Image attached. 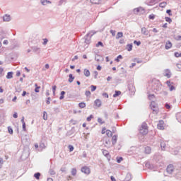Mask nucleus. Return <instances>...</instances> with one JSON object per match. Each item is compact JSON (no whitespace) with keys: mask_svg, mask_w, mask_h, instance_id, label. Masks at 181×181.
Returning <instances> with one entry per match:
<instances>
[{"mask_svg":"<svg viewBox=\"0 0 181 181\" xmlns=\"http://www.w3.org/2000/svg\"><path fill=\"white\" fill-rule=\"evenodd\" d=\"M151 90L153 93H159V91L162 90V83L156 79L151 81Z\"/></svg>","mask_w":181,"mask_h":181,"instance_id":"1","label":"nucleus"},{"mask_svg":"<svg viewBox=\"0 0 181 181\" xmlns=\"http://www.w3.org/2000/svg\"><path fill=\"white\" fill-rule=\"evenodd\" d=\"M93 35H95V32L91 31V32L88 33V34H86V35L84 37L85 43H86V45H90V40H91V37H93Z\"/></svg>","mask_w":181,"mask_h":181,"instance_id":"2","label":"nucleus"},{"mask_svg":"<svg viewBox=\"0 0 181 181\" xmlns=\"http://www.w3.org/2000/svg\"><path fill=\"white\" fill-rule=\"evenodd\" d=\"M166 170L170 175H172V173L175 175V170H176V169L173 168V165L170 164L169 165H168Z\"/></svg>","mask_w":181,"mask_h":181,"instance_id":"3","label":"nucleus"},{"mask_svg":"<svg viewBox=\"0 0 181 181\" xmlns=\"http://www.w3.org/2000/svg\"><path fill=\"white\" fill-rule=\"evenodd\" d=\"M174 175H175L176 177L178 179H181V167L174 170Z\"/></svg>","mask_w":181,"mask_h":181,"instance_id":"4","label":"nucleus"},{"mask_svg":"<svg viewBox=\"0 0 181 181\" xmlns=\"http://www.w3.org/2000/svg\"><path fill=\"white\" fill-rule=\"evenodd\" d=\"M81 172L83 173H85V175H90L91 173V170H90V168L87 166H84L81 168Z\"/></svg>","mask_w":181,"mask_h":181,"instance_id":"5","label":"nucleus"},{"mask_svg":"<svg viewBox=\"0 0 181 181\" xmlns=\"http://www.w3.org/2000/svg\"><path fill=\"white\" fill-rule=\"evenodd\" d=\"M31 49L33 53H40V47L39 46H33L31 47Z\"/></svg>","mask_w":181,"mask_h":181,"instance_id":"6","label":"nucleus"},{"mask_svg":"<svg viewBox=\"0 0 181 181\" xmlns=\"http://www.w3.org/2000/svg\"><path fill=\"white\" fill-rule=\"evenodd\" d=\"M168 147V141H160V148L162 151H166V148Z\"/></svg>","mask_w":181,"mask_h":181,"instance_id":"7","label":"nucleus"},{"mask_svg":"<svg viewBox=\"0 0 181 181\" xmlns=\"http://www.w3.org/2000/svg\"><path fill=\"white\" fill-rule=\"evenodd\" d=\"M128 90L132 93V94H135V86L132 84H129L128 85Z\"/></svg>","mask_w":181,"mask_h":181,"instance_id":"8","label":"nucleus"},{"mask_svg":"<svg viewBox=\"0 0 181 181\" xmlns=\"http://www.w3.org/2000/svg\"><path fill=\"white\" fill-rule=\"evenodd\" d=\"M158 2V0H147L146 1V5H148L150 6H152V5H155Z\"/></svg>","mask_w":181,"mask_h":181,"instance_id":"9","label":"nucleus"},{"mask_svg":"<svg viewBox=\"0 0 181 181\" xmlns=\"http://www.w3.org/2000/svg\"><path fill=\"white\" fill-rule=\"evenodd\" d=\"M164 122L163 120H160L158 124H157L158 129H165V127H163Z\"/></svg>","mask_w":181,"mask_h":181,"instance_id":"10","label":"nucleus"},{"mask_svg":"<svg viewBox=\"0 0 181 181\" xmlns=\"http://www.w3.org/2000/svg\"><path fill=\"white\" fill-rule=\"evenodd\" d=\"M4 22H11V16L6 14L3 16Z\"/></svg>","mask_w":181,"mask_h":181,"instance_id":"11","label":"nucleus"},{"mask_svg":"<svg viewBox=\"0 0 181 181\" xmlns=\"http://www.w3.org/2000/svg\"><path fill=\"white\" fill-rule=\"evenodd\" d=\"M141 34L144 35L145 36H148V35H149V31H148V29H146V28L143 27L141 28Z\"/></svg>","mask_w":181,"mask_h":181,"instance_id":"12","label":"nucleus"},{"mask_svg":"<svg viewBox=\"0 0 181 181\" xmlns=\"http://www.w3.org/2000/svg\"><path fill=\"white\" fill-rule=\"evenodd\" d=\"M94 104L95 105V107H97L98 108H100V107H101V100L100 99H96L94 102Z\"/></svg>","mask_w":181,"mask_h":181,"instance_id":"13","label":"nucleus"},{"mask_svg":"<svg viewBox=\"0 0 181 181\" xmlns=\"http://www.w3.org/2000/svg\"><path fill=\"white\" fill-rule=\"evenodd\" d=\"M117 140H118V136L114 135L112 139V145H115L117 144Z\"/></svg>","mask_w":181,"mask_h":181,"instance_id":"14","label":"nucleus"},{"mask_svg":"<svg viewBox=\"0 0 181 181\" xmlns=\"http://www.w3.org/2000/svg\"><path fill=\"white\" fill-rule=\"evenodd\" d=\"M170 76H172V74L170 73V71L169 69H165V76L168 77V78H170Z\"/></svg>","mask_w":181,"mask_h":181,"instance_id":"15","label":"nucleus"},{"mask_svg":"<svg viewBox=\"0 0 181 181\" xmlns=\"http://www.w3.org/2000/svg\"><path fill=\"white\" fill-rule=\"evenodd\" d=\"M95 60L98 62H103V57L100 54H96L95 57Z\"/></svg>","mask_w":181,"mask_h":181,"instance_id":"16","label":"nucleus"},{"mask_svg":"<svg viewBox=\"0 0 181 181\" xmlns=\"http://www.w3.org/2000/svg\"><path fill=\"white\" fill-rule=\"evenodd\" d=\"M83 74L86 77H90V70L85 69L83 70Z\"/></svg>","mask_w":181,"mask_h":181,"instance_id":"17","label":"nucleus"},{"mask_svg":"<svg viewBox=\"0 0 181 181\" xmlns=\"http://www.w3.org/2000/svg\"><path fill=\"white\" fill-rule=\"evenodd\" d=\"M172 47V42L170 41H168L165 44L166 50H169Z\"/></svg>","mask_w":181,"mask_h":181,"instance_id":"18","label":"nucleus"},{"mask_svg":"<svg viewBox=\"0 0 181 181\" xmlns=\"http://www.w3.org/2000/svg\"><path fill=\"white\" fill-rule=\"evenodd\" d=\"M132 180V175L131 173H127L125 177L126 181H130Z\"/></svg>","mask_w":181,"mask_h":181,"instance_id":"19","label":"nucleus"},{"mask_svg":"<svg viewBox=\"0 0 181 181\" xmlns=\"http://www.w3.org/2000/svg\"><path fill=\"white\" fill-rule=\"evenodd\" d=\"M6 78H8V80L13 78V72H8L6 75Z\"/></svg>","mask_w":181,"mask_h":181,"instance_id":"20","label":"nucleus"},{"mask_svg":"<svg viewBox=\"0 0 181 181\" xmlns=\"http://www.w3.org/2000/svg\"><path fill=\"white\" fill-rule=\"evenodd\" d=\"M40 2L43 6L47 5V4H52V1L49 0H40Z\"/></svg>","mask_w":181,"mask_h":181,"instance_id":"21","label":"nucleus"},{"mask_svg":"<svg viewBox=\"0 0 181 181\" xmlns=\"http://www.w3.org/2000/svg\"><path fill=\"white\" fill-rule=\"evenodd\" d=\"M140 134L146 135V134H148V129H140Z\"/></svg>","mask_w":181,"mask_h":181,"instance_id":"22","label":"nucleus"},{"mask_svg":"<svg viewBox=\"0 0 181 181\" xmlns=\"http://www.w3.org/2000/svg\"><path fill=\"white\" fill-rule=\"evenodd\" d=\"M46 144L45 143L41 142L40 144L39 148L41 149V151H43V149H46Z\"/></svg>","mask_w":181,"mask_h":181,"instance_id":"23","label":"nucleus"},{"mask_svg":"<svg viewBox=\"0 0 181 181\" xmlns=\"http://www.w3.org/2000/svg\"><path fill=\"white\" fill-rule=\"evenodd\" d=\"M151 151H152V148H151L150 146H147L145 148V153L149 154L151 153Z\"/></svg>","mask_w":181,"mask_h":181,"instance_id":"24","label":"nucleus"},{"mask_svg":"<svg viewBox=\"0 0 181 181\" xmlns=\"http://www.w3.org/2000/svg\"><path fill=\"white\" fill-rule=\"evenodd\" d=\"M119 95H121V91L115 90V94L113 95L114 98L118 97Z\"/></svg>","mask_w":181,"mask_h":181,"instance_id":"25","label":"nucleus"},{"mask_svg":"<svg viewBox=\"0 0 181 181\" xmlns=\"http://www.w3.org/2000/svg\"><path fill=\"white\" fill-rule=\"evenodd\" d=\"M69 83H73L74 81V76H73V74H69V78L68 80Z\"/></svg>","mask_w":181,"mask_h":181,"instance_id":"26","label":"nucleus"},{"mask_svg":"<svg viewBox=\"0 0 181 181\" xmlns=\"http://www.w3.org/2000/svg\"><path fill=\"white\" fill-rule=\"evenodd\" d=\"M132 44H128L127 45V47H126V49H127V50L128 51V52H131L132 50Z\"/></svg>","mask_w":181,"mask_h":181,"instance_id":"27","label":"nucleus"},{"mask_svg":"<svg viewBox=\"0 0 181 181\" xmlns=\"http://www.w3.org/2000/svg\"><path fill=\"white\" fill-rule=\"evenodd\" d=\"M122 36H124V33H122V32H119L117 34L116 39H119L122 37Z\"/></svg>","mask_w":181,"mask_h":181,"instance_id":"28","label":"nucleus"},{"mask_svg":"<svg viewBox=\"0 0 181 181\" xmlns=\"http://www.w3.org/2000/svg\"><path fill=\"white\" fill-rule=\"evenodd\" d=\"M71 173L72 176H76L77 175V169L72 168Z\"/></svg>","mask_w":181,"mask_h":181,"instance_id":"29","label":"nucleus"},{"mask_svg":"<svg viewBox=\"0 0 181 181\" xmlns=\"http://www.w3.org/2000/svg\"><path fill=\"white\" fill-rule=\"evenodd\" d=\"M140 129H148V125L146 123H143L140 127Z\"/></svg>","mask_w":181,"mask_h":181,"instance_id":"30","label":"nucleus"},{"mask_svg":"<svg viewBox=\"0 0 181 181\" xmlns=\"http://www.w3.org/2000/svg\"><path fill=\"white\" fill-rule=\"evenodd\" d=\"M103 154L104 155V156H108V155H110V152H108V151L107 150H102Z\"/></svg>","mask_w":181,"mask_h":181,"instance_id":"31","label":"nucleus"},{"mask_svg":"<svg viewBox=\"0 0 181 181\" xmlns=\"http://www.w3.org/2000/svg\"><path fill=\"white\" fill-rule=\"evenodd\" d=\"M146 168H148V169H152V168H153V166L152 165H151V163L147 162V163H146Z\"/></svg>","mask_w":181,"mask_h":181,"instance_id":"32","label":"nucleus"},{"mask_svg":"<svg viewBox=\"0 0 181 181\" xmlns=\"http://www.w3.org/2000/svg\"><path fill=\"white\" fill-rule=\"evenodd\" d=\"M106 135L109 137L112 136V132L110 130H106Z\"/></svg>","mask_w":181,"mask_h":181,"instance_id":"33","label":"nucleus"},{"mask_svg":"<svg viewBox=\"0 0 181 181\" xmlns=\"http://www.w3.org/2000/svg\"><path fill=\"white\" fill-rule=\"evenodd\" d=\"M151 108L153 110V111H155V108H156V105H155V102L151 103Z\"/></svg>","mask_w":181,"mask_h":181,"instance_id":"34","label":"nucleus"},{"mask_svg":"<svg viewBox=\"0 0 181 181\" xmlns=\"http://www.w3.org/2000/svg\"><path fill=\"white\" fill-rule=\"evenodd\" d=\"M42 118L45 121H47V112L46 111L43 112Z\"/></svg>","mask_w":181,"mask_h":181,"instance_id":"35","label":"nucleus"},{"mask_svg":"<svg viewBox=\"0 0 181 181\" xmlns=\"http://www.w3.org/2000/svg\"><path fill=\"white\" fill-rule=\"evenodd\" d=\"M34 177H35V179L39 180L40 179V173H36L34 174Z\"/></svg>","mask_w":181,"mask_h":181,"instance_id":"36","label":"nucleus"},{"mask_svg":"<svg viewBox=\"0 0 181 181\" xmlns=\"http://www.w3.org/2000/svg\"><path fill=\"white\" fill-rule=\"evenodd\" d=\"M91 4H98L101 2V0H90Z\"/></svg>","mask_w":181,"mask_h":181,"instance_id":"37","label":"nucleus"},{"mask_svg":"<svg viewBox=\"0 0 181 181\" xmlns=\"http://www.w3.org/2000/svg\"><path fill=\"white\" fill-rule=\"evenodd\" d=\"M166 5H168V3L164 1V2L160 3L159 6L160 8H165V6H166Z\"/></svg>","mask_w":181,"mask_h":181,"instance_id":"38","label":"nucleus"},{"mask_svg":"<svg viewBox=\"0 0 181 181\" xmlns=\"http://www.w3.org/2000/svg\"><path fill=\"white\" fill-rule=\"evenodd\" d=\"M49 175H56V172L54 171V170H53V169H52V168L49 169Z\"/></svg>","mask_w":181,"mask_h":181,"instance_id":"39","label":"nucleus"},{"mask_svg":"<svg viewBox=\"0 0 181 181\" xmlns=\"http://www.w3.org/2000/svg\"><path fill=\"white\" fill-rule=\"evenodd\" d=\"M64 94H66L65 91H62L61 92V95L59 97V100H63V98H64Z\"/></svg>","mask_w":181,"mask_h":181,"instance_id":"40","label":"nucleus"},{"mask_svg":"<svg viewBox=\"0 0 181 181\" xmlns=\"http://www.w3.org/2000/svg\"><path fill=\"white\" fill-rule=\"evenodd\" d=\"M101 46L102 47H104V44H103V42L99 41L97 44H96V47H98Z\"/></svg>","mask_w":181,"mask_h":181,"instance_id":"41","label":"nucleus"},{"mask_svg":"<svg viewBox=\"0 0 181 181\" xmlns=\"http://www.w3.org/2000/svg\"><path fill=\"white\" fill-rule=\"evenodd\" d=\"M78 106L80 107V108H86V103H80L78 104Z\"/></svg>","mask_w":181,"mask_h":181,"instance_id":"42","label":"nucleus"},{"mask_svg":"<svg viewBox=\"0 0 181 181\" xmlns=\"http://www.w3.org/2000/svg\"><path fill=\"white\" fill-rule=\"evenodd\" d=\"M90 90H91V91L92 92H94V91H95V90H97V86H94V85H91L90 86Z\"/></svg>","mask_w":181,"mask_h":181,"instance_id":"43","label":"nucleus"},{"mask_svg":"<svg viewBox=\"0 0 181 181\" xmlns=\"http://www.w3.org/2000/svg\"><path fill=\"white\" fill-rule=\"evenodd\" d=\"M141 9H142V8H136L134 9V13H138L139 12H140Z\"/></svg>","mask_w":181,"mask_h":181,"instance_id":"44","label":"nucleus"},{"mask_svg":"<svg viewBox=\"0 0 181 181\" xmlns=\"http://www.w3.org/2000/svg\"><path fill=\"white\" fill-rule=\"evenodd\" d=\"M166 22H168V23H172V18L170 17H165Z\"/></svg>","mask_w":181,"mask_h":181,"instance_id":"45","label":"nucleus"},{"mask_svg":"<svg viewBox=\"0 0 181 181\" xmlns=\"http://www.w3.org/2000/svg\"><path fill=\"white\" fill-rule=\"evenodd\" d=\"M69 149V152H73V151H74V146L69 145L68 146Z\"/></svg>","mask_w":181,"mask_h":181,"instance_id":"46","label":"nucleus"},{"mask_svg":"<svg viewBox=\"0 0 181 181\" xmlns=\"http://www.w3.org/2000/svg\"><path fill=\"white\" fill-rule=\"evenodd\" d=\"M98 122H99V124H100V125H103V124L105 123V122L103 121V119H101V118H98Z\"/></svg>","mask_w":181,"mask_h":181,"instance_id":"47","label":"nucleus"},{"mask_svg":"<svg viewBox=\"0 0 181 181\" xmlns=\"http://www.w3.org/2000/svg\"><path fill=\"white\" fill-rule=\"evenodd\" d=\"M85 95L86 97H90V95H91V92H90V90H86L85 93Z\"/></svg>","mask_w":181,"mask_h":181,"instance_id":"48","label":"nucleus"},{"mask_svg":"<svg viewBox=\"0 0 181 181\" xmlns=\"http://www.w3.org/2000/svg\"><path fill=\"white\" fill-rule=\"evenodd\" d=\"M8 131L11 134V135H12V134H13V129H12V128L11 127H8Z\"/></svg>","mask_w":181,"mask_h":181,"instance_id":"49","label":"nucleus"},{"mask_svg":"<svg viewBox=\"0 0 181 181\" xmlns=\"http://www.w3.org/2000/svg\"><path fill=\"white\" fill-rule=\"evenodd\" d=\"M119 59H122V55H118L117 57L115 60V62H119Z\"/></svg>","mask_w":181,"mask_h":181,"instance_id":"50","label":"nucleus"},{"mask_svg":"<svg viewBox=\"0 0 181 181\" xmlns=\"http://www.w3.org/2000/svg\"><path fill=\"white\" fill-rule=\"evenodd\" d=\"M134 44L136 45V46H141V41L134 40Z\"/></svg>","mask_w":181,"mask_h":181,"instance_id":"51","label":"nucleus"},{"mask_svg":"<svg viewBox=\"0 0 181 181\" xmlns=\"http://www.w3.org/2000/svg\"><path fill=\"white\" fill-rule=\"evenodd\" d=\"M122 160H123L122 157H119L117 158V163H121V162H122Z\"/></svg>","mask_w":181,"mask_h":181,"instance_id":"52","label":"nucleus"},{"mask_svg":"<svg viewBox=\"0 0 181 181\" xmlns=\"http://www.w3.org/2000/svg\"><path fill=\"white\" fill-rule=\"evenodd\" d=\"M43 40H44V42H43L42 45H47V42H49V40H47V38H45V39H43Z\"/></svg>","mask_w":181,"mask_h":181,"instance_id":"53","label":"nucleus"},{"mask_svg":"<svg viewBox=\"0 0 181 181\" xmlns=\"http://www.w3.org/2000/svg\"><path fill=\"white\" fill-rule=\"evenodd\" d=\"M149 19H151L152 21H153V19H155V15L154 14H151L148 16Z\"/></svg>","mask_w":181,"mask_h":181,"instance_id":"54","label":"nucleus"},{"mask_svg":"<svg viewBox=\"0 0 181 181\" xmlns=\"http://www.w3.org/2000/svg\"><path fill=\"white\" fill-rule=\"evenodd\" d=\"M165 107L167 110H170V105L169 103H165Z\"/></svg>","mask_w":181,"mask_h":181,"instance_id":"55","label":"nucleus"},{"mask_svg":"<svg viewBox=\"0 0 181 181\" xmlns=\"http://www.w3.org/2000/svg\"><path fill=\"white\" fill-rule=\"evenodd\" d=\"M175 57H181V53L175 52Z\"/></svg>","mask_w":181,"mask_h":181,"instance_id":"56","label":"nucleus"},{"mask_svg":"<svg viewBox=\"0 0 181 181\" xmlns=\"http://www.w3.org/2000/svg\"><path fill=\"white\" fill-rule=\"evenodd\" d=\"M93 118V115H90L89 117H87V121L88 122H90V121H91V119Z\"/></svg>","mask_w":181,"mask_h":181,"instance_id":"57","label":"nucleus"},{"mask_svg":"<svg viewBox=\"0 0 181 181\" xmlns=\"http://www.w3.org/2000/svg\"><path fill=\"white\" fill-rule=\"evenodd\" d=\"M50 100H51L50 97H48L47 98L46 104H47V105H49V104H50Z\"/></svg>","mask_w":181,"mask_h":181,"instance_id":"58","label":"nucleus"},{"mask_svg":"<svg viewBox=\"0 0 181 181\" xmlns=\"http://www.w3.org/2000/svg\"><path fill=\"white\" fill-rule=\"evenodd\" d=\"M166 13H168L169 16H172V10H167Z\"/></svg>","mask_w":181,"mask_h":181,"instance_id":"59","label":"nucleus"},{"mask_svg":"<svg viewBox=\"0 0 181 181\" xmlns=\"http://www.w3.org/2000/svg\"><path fill=\"white\" fill-rule=\"evenodd\" d=\"M93 74H94V78H97V77H98V72L97 71H95L93 72Z\"/></svg>","mask_w":181,"mask_h":181,"instance_id":"60","label":"nucleus"},{"mask_svg":"<svg viewBox=\"0 0 181 181\" xmlns=\"http://www.w3.org/2000/svg\"><path fill=\"white\" fill-rule=\"evenodd\" d=\"M177 67L178 69V71H181V64H177Z\"/></svg>","mask_w":181,"mask_h":181,"instance_id":"61","label":"nucleus"},{"mask_svg":"<svg viewBox=\"0 0 181 181\" xmlns=\"http://www.w3.org/2000/svg\"><path fill=\"white\" fill-rule=\"evenodd\" d=\"M63 4H66V0H60L59 5H63Z\"/></svg>","mask_w":181,"mask_h":181,"instance_id":"62","label":"nucleus"},{"mask_svg":"<svg viewBox=\"0 0 181 181\" xmlns=\"http://www.w3.org/2000/svg\"><path fill=\"white\" fill-rule=\"evenodd\" d=\"M40 88V86H37L35 88V93H39V89Z\"/></svg>","mask_w":181,"mask_h":181,"instance_id":"63","label":"nucleus"},{"mask_svg":"<svg viewBox=\"0 0 181 181\" xmlns=\"http://www.w3.org/2000/svg\"><path fill=\"white\" fill-rule=\"evenodd\" d=\"M110 33L112 34V36H115V30H110Z\"/></svg>","mask_w":181,"mask_h":181,"instance_id":"64","label":"nucleus"}]
</instances>
